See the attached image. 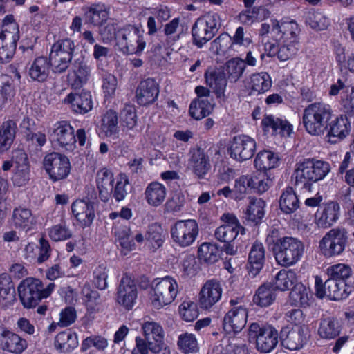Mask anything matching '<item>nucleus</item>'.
I'll return each mask as SVG.
<instances>
[{
    "label": "nucleus",
    "instance_id": "39448f33",
    "mask_svg": "<svg viewBox=\"0 0 354 354\" xmlns=\"http://www.w3.org/2000/svg\"><path fill=\"white\" fill-rule=\"evenodd\" d=\"M248 337L256 340V348L261 353H270L278 344L279 333L273 326H261L257 323H252L249 326Z\"/></svg>",
    "mask_w": 354,
    "mask_h": 354
},
{
    "label": "nucleus",
    "instance_id": "5fc2aeb1",
    "mask_svg": "<svg viewBox=\"0 0 354 354\" xmlns=\"http://www.w3.org/2000/svg\"><path fill=\"white\" fill-rule=\"evenodd\" d=\"M225 68L230 80L236 82L243 75L246 63L241 59L233 58L226 63Z\"/></svg>",
    "mask_w": 354,
    "mask_h": 354
},
{
    "label": "nucleus",
    "instance_id": "9b49d317",
    "mask_svg": "<svg viewBox=\"0 0 354 354\" xmlns=\"http://www.w3.org/2000/svg\"><path fill=\"white\" fill-rule=\"evenodd\" d=\"M198 225L195 220H180L171 227L173 241L181 247H187L193 243L198 234Z\"/></svg>",
    "mask_w": 354,
    "mask_h": 354
},
{
    "label": "nucleus",
    "instance_id": "20e7f679",
    "mask_svg": "<svg viewBox=\"0 0 354 354\" xmlns=\"http://www.w3.org/2000/svg\"><path fill=\"white\" fill-rule=\"evenodd\" d=\"M219 26V17L217 15L207 14L198 18L192 30L194 44L201 48L214 37Z\"/></svg>",
    "mask_w": 354,
    "mask_h": 354
},
{
    "label": "nucleus",
    "instance_id": "c756f323",
    "mask_svg": "<svg viewBox=\"0 0 354 354\" xmlns=\"http://www.w3.org/2000/svg\"><path fill=\"white\" fill-rule=\"evenodd\" d=\"M272 26L270 34L277 41L288 39L290 37H295L299 32L298 26L295 21L283 22L279 24L274 20L272 21Z\"/></svg>",
    "mask_w": 354,
    "mask_h": 354
},
{
    "label": "nucleus",
    "instance_id": "c9c22d12",
    "mask_svg": "<svg viewBox=\"0 0 354 354\" xmlns=\"http://www.w3.org/2000/svg\"><path fill=\"white\" fill-rule=\"evenodd\" d=\"M145 197L149 205L158 207L165 199L166 188L160 183L152 182L147 185L145 192Z\"/></svg>",
    "mask_w": 354,
    "mask_h": 354
},
{
    "label": "nucleus",
    "instance_id": "6e6d98bb",
    "mask_svg": "<svg viewBox=\"0 0 354 354\" xmlns=\"http://www.w3.org/2000/svg\"><path fill=\"white\" fill-rule=\"evenodd\" d=\"M0 41L17 45L19 39V30L17 24H10L0 26Z\"/></svg>",
    "mask_w": 354,
    "mask_h": 354
},
{
    "label": "nucleus",
    "instance_id": "680f3d73",
    "mask_svg": "<svg viewBox=\"0 0 354 354\" xmlns=\"http://www.w3.org/2000/svg\"><path fill=\"white\" fill-rule=\"evenodd\" d=\"M254 180L250 175L241 176L235 181L234 192L236 199H241L248 189H251V185Z\"/></svg>",
    "mask_w": 354,
    "mask_h": 354
},
{
    "label": "nucleus",
    "instance_id": "bf43d9fd",
    "mask_svg": "<svg viewBox=\"0 0 354 354\" xmlns=\"http://www.w3.org/2000/svg\"><path fill=\"white\" fill-rule=\"evenodd\" d=\"M306 22L313 29L321 30L328 25V19L321 12H308L306 15Z\"/></svg>",
    "mask_w": 354,
    "mask_h": 354
},
{
    "label": "nucleus",
    "instance_id": "09e8293b",
    "mask_svg": "<svg viewBox=\"0 0 354 354\" xmlns=\"http://www.w3.org/2000/svg\"><path fill=\"white\" fill-rule=\"evenodd\" d=\"M74 50V42L70 39H66L55 42L51 48L50 55L72 59Z\"/></svg>",
    "mask_w": 354,
    "mask_h": 354
},
{
    "label": "nucleus",
    "instance_id": "69168bd1",
    "mask_svg": "<svg viewBox=\"0 0 354 354\" xmlns=\"http://www.w3.org/2000/svg\"><path fill=\"white\" fill-rule=\"evenodd\" d=\"M121 124L127 129L131 130L137 124V115L135 109L128 106L124 107L120 113Z\"/></svg>",
    "mask_w": 354,
    "mask_h": 354
},
{
    "label": "nucleus",
    "instance_id": "774afa93",
    "mask_svg": "<svg viewBox=\"0 0 354 354\" xmlns=\"http://www.w3.org/2000/svg\"><path fill=\"white\" fill-rule=\"evenodd\" d=\"M50 62V65L52 70L55 73H62L65 72L69 67L72 59L67 57H59L55 55H49L48 58Z\"/></svg>",
    "mask_w": 354,
    "mask_h": 354
},
{
    "label": "nucleus",
    "instance_id": "e2e57ef3",
    "mask_svg": "<svg viewBox=\"0 0 354 354\" xmlns=\"http://www.w3.org/2000/svg\"><path fill=\"white\" fill-rule=\"evenodd\" d=\"M239 232L234 227L222 225L216 229L214 236L221 242L230 243L236 239Z\"/></svg>",
    "mask_w": 354,
    "mask_h": 354
},
{
    "label": "nucleus",
    "instance_id": "2f4dec72",
    "mask_svg": "<svg viewBox=\"0 0 354 354\" xmlns=\"http://www.w3.org/2000/svg\"><path fill=\"white\" fill-rule=\"evenodd\" d=\"M114 178L113 174L104 169L97 172V186L99 197L103 202H107L113 192Z\"/></svg>",
    "mask_w": 354,
    "mask_h": 354
},
{
    "label": "nucleus",
    "instance_id": "bb28decb",
    "mask_svg": "<svg viewBox=\"0 0 354 354\" xmlns=\"http://www.w3.org/2000/svg\"><path fill=\"white\" fill-rule=\"evenodd\" d=\"M64 102L70 104L75 112L81 114L88 113L93 108L91 95L87 91H82L79 94L70 93L65 98Z\"/></svg>",
    "mask_w": 354,
    "mask_h": 354
},
{
    "label": "nucleus",
    "instance_id": "13d9d810",
    "mask_svg": "<svg viewBox=\"0 0 354 354\" xmlns=\"http://www.w3.org/2000/svg\"><path fill=\"white\" fill-rule=\"evenodd\" d=\"M102 127L107 136H111L118 131V115L113 110L108 111L102 118Z\"/></svg>",
    "mask_w": 354,
    "mask_h": 354
},
{
    "label": "nucleus",
    "instance_id": "8fccbe9b",
    "mask_svg": "<svg viewBox=\"0 0 354 354\" xmlns=\"http://www.w3.org/2000/svg\"><path fill=\"white\" fill-rule=\"evenodd\" d=\"M177 345L184 354L194 353L198 351L197 339L194 335L185 333L178 337Z\"/></svg>",
    "mask_w": 354,
    "mask_h": 354
},
{
    "label": "nucleus",
    "instance_id": "dca6fc26",
    "mask_svg": "<svg viewBox=\"0 0 354 354\" xmlns=\"http://www.w3.org/2000/svg\"><path fill=\"white\" fill-rule=\"evenodd\" d=\"M144 336L147 340L151 342V353L158 354L162 350L169 353V348L164 342L165 333L162 327L155 322H145L142 325Z\"/></svg>",
    "mask_w": 354,
    "mask_h": 354
},
{
    "label": "nucleus",
    "instance_id": "4d7b16f0",
    "mask_svg": "<svg viewBox=\"0 0 354 354\" xmlns=\"http://www.w3.org/2000/svg\"><path fill=\"white\" fill-rule=\"evenodd\" d=\"M146 239L149 241L152 247L159 248L164 242L163 229L160 225L153 223L149 226Z\"/></svg>",
    "mask_w": 354,
    "mask_h": 354
},
{
    "label": "nucleus",
    "instance_id": "423d86ee",
    "mask_svg": "<svg viewBox=\"0 0 354 354\" xmlns=\"http://www.w3.org/2000/svg\"><path fill=\"white\" fill-rule=\"evenodd\" d=\"M304 244L298 239L283 236L282 243L274 250V258L279 266H292L301 257Z\"/></svg>",
    "mask_w": 354,
    "mask_h": 354
},
{
    "label": "nucleus",
    "instance_id": "4c0bfd02",
    "mask_svg": "<svg viewBox=\"0 0 354 354\" xmlns=\"http://www.w3.org/2000/svg\"><path fill=\"white\" fill-rule=\"evenodd\" d=\"M17 124L14 120H9L3 122L0 127V152L9 149L15 140Z\"/></svg>",
    "mask_w": 354,
    "mask_h": 354
},
{
    "label": "nucleus",
    "instance_id": "ddd939ff",
    "mask_svg": "<svg viewBox=\"0 0 354 354\" xmlns=\"http://www.w3.org/2000/svg\"><path fill=\"white\" fill-rule=\"evenodd\" d=\"M347 232L344 228L330 230L320 241L319 248L325 256L331 257L340 254L344 249Z\"/></svg>",
    "mask_w": 354,
    "mask_h": 354
},
{
    "label": "nucleus",
    "instance_id": "6e6552de",
    "mask_svg": "<svg viewBox=\"0 0 354 354\" xmlns=\"http://www.w3.org/2000/svg\"><path fill=\"white\" fill-rule=\"evenodd\" d=\"M117 44L124 54H140L146 42L138 28L127 25L118 31Z\"/></svg>",
    "mask_w": 354,
    "mask_h": 354
},
{
    "label": "nucleus",
    "instance_id": "f3484780",
    "mask_svg": "<svg viewBox=\"0 0 354 354\" xmlns=\"http://www.w3.org/2000/svg\"><path fill=\"white\" fill-rule=\"evenodd\" d=\"M27 346L26 339L6 328L0 326V350L12 354H21Z\"/></svg>",
    "mask_w": 354,
    "mask_h": 354
},
{
    "label": "nucleus",
    "instance_id": "0eeeda50",
    "mask_svg": "<svg viewBox=\"0 0 354 354\" xmlns=\"http://www.w3.org/2000/svg\"><path fill=\"white\" fill-rule=\"evenodd\" d=\"M156 281L153 288L151 301L153 308L160 309L170 304L175 299L178 291V283L175 279L169 276Z\"/></svg>",
    "mask_w": 354,
    "mask_h": 354
},
{
    "label": "nucleus",
    "instance_id": "79ce46f5",
    "mask_svg": "<svg viewBox=\"0 0 354 354\" xmlns=\"http://www.w3.org/2000/svg\"><path fill=\"white\" fill-rule=\"evenodd\" d=\"M281 210L286 214H291L299 207V201L292 187H288L283 192L280 200Z\"/></svg>",
    "mask_w": 354,
    "mask_h": 354
},
{
    "label": "nucleus",
    "instance_id": "c85d7f7f",
    "mask_svg": "<svg viewBox=\"0 0 354 354\" xmlns=\"http://www.w3.org/2000/svg\"><path fill=\"white\" fill-rule=\"evenodd\" d=\"M53 135L55 140L61 146L66 147L67 149H73L76 142L73 128L66 122L57 123L54 129Z\"/></svg>",
    "mask_w": 354,
    "mask_h": 354
},
{
    "label": "nucleus",
    "instance_id": "58836bf2",
    "mask_svg": "<svg viewBox=\"0 0 354 354\" xmlns=\"http://www.w3.org/2000/svg\"><path fill=\"white\" fill-rule=\"evenodd\" d=\"M310 291L301 283L294 285L289 294V302L292 306L307 307L310 304Z\"/></svg>",
    "mask_w": 354,
    "mask_h": 354
},
{
    "label": "nucleus",
    "instance_id": "a19ab883",
    "mask_svg": "<svg viewBox=\"0 0 354 354\" xmlns=\"http://www.w3.org/2000/svg\"><path fill=\"white\" fill-rule=\"evenodd\" d=\"M261 123L264 128H271L276 133L283 136H290L292 132V126L288 121L273 115L265 116Z\"/></svg>",
    "mask_w": 354,
    "mask_h": 354
},
{
    "label": "nucleus",
    "instance_id": "a878e982",
    "mask_svg": "<svg viewBox=\"0 0 354 354\" xmlns=\"http://www.w3.org/2000/svg\"><path fill=\"white\" fill-rule=\"evenodd\" d=\"M72 212L78 221L84 225H90L94 217L93 203L85 200H76L73 203Z\"/></svg>",
    "mask_w": 354,
    "mask_h": 354
},
{
    "label": "nucleus",
    "instance_id": "f704fd0d",
    "mask_svg": "<svg viewBox=\"0 0 354 354\" xmlns=\"http://www.w3.org/2000/svg\"><path fill=\"white\" fill-rule=\"evenodd\" d=\"M279 158L277 153L270 150L259 151L254 160V167L260 171H266L275 168L279 162Z\"/></svg>",
    "mask_w": 354,
    "mask_h": 354
},
{
    "label": "nucleus",
    "instance_id": "0e129e2a",
    "mask_svg": "<svg viewBox=\"0 0 354 354\" xmlns=\"http://www.w3.org/2000/svg\"><path fill=\"white\" fill-rule=\"evenodd\" d=\"M265 249L261 243L255 242L250 250L248 257L250 264L263 265L265 263Z\"/></svg>",
    "mask_w": 354,
    "mask_h": 354
},
{
    "label": "nucleus",
    "instance_id": "3c124183",
    "mask_svg": "<svg viewBox=\"0 0 354 354\" xmlns=\"http://www.w3.org/2000/svg\"><path fill=\"white\" fill-rule=\"evenodd\" d=\"M218 250L214 245L203 243L198 249V259L201 263L213 264L218 259Z\"/></svg>",
    "mask_w": 354,
    "mask_h": 354
},
{
    "label": "nucleus",
    "instance_id": "5701e85b",
    "mask_svg": "<svg viewBox=\"0 0 354 354\" xmlns=\"http://www.w3.org/2000/svg\"><path fill=\"white\" fill-rule=\"evenodd\" d=\"M159 93L158 84L153 79L148 78L139 84L136 89V99L140 105L146 106L152 104Z\"/></svg>",
    "mask_w": 354,
    "mask_h": 354
},
{
    "label": "nucleus",
    "instance_id": "f8f14e48",
    "mask_svg": "<svg viewBox=\"0 0 354 354\" xmlns=\"http://www.w3.org/2000/svg\"><path fill=\"white\" fill-rule=\"evenodd\" d=\"M43 165L50 178L53 181L66 178L71 171L68 158L56 152L47 154L44 158Z\"/></svg>",
    "mask_w": 354,
    "mask_h": 354
},
{
    "label": "nucleus",
    "instance_id": "f257e3e1",
    "mask_svg": "<svg viewBox=\"0 0 354 354\" xmlns=\"http://www.w3.org/2000/svg\"><path fill=\"white\" fill-rule=\"evenodd\" d=\"M333 116V110L330 105L315 102L304 109L302 122L309 134L318 136L327 131Z\"/></svg>",
    "mask_w": 354,
    "mask_h": 354
},
{
    "label": "nucleus",
    "instance_id": "ea45409f",
    "mask_svg": "<svg viewBox=\"0 0 354 354\" xmlns=\"http://www.w3.org/2000/svg\"><path fill=\"white\" fill-rule=\"evenodd\" d=\"M341 326L338 320L334 317L322 319L318 328L319 335L326 339H332L340 333Z\"/></svg>",
    "mask_w": 354,
    "mask_h": 354
},
{
    "label": "nucleus",
    "instance_id": "1a4fd4ad",
    "mask_svg": "<svg viewBox=\"0 0 354 354\" xmlns=\"http://www.w3.org/2000/svg\"><path fill=\"white\" fill-rule=\"evenodd\" d=\"M315 295L319 298L328 297L331 300H342L347 298L353 290L351 286L339 283L333 279H327L323 283L319 276L315 277Z\"/></svg>",
    "mask_w": 354,
    "mask_h": 354
},
{
    "label": "nucleus",
    "instance_id": "de8ad7c7",
    "mask_svg": "<svg viewBox=\"0 0 354 354\" xmlns=\"http://www.w3.org/2000/svg\"><path fill=\"white\" fill-rule=\"evenodd\" d=\"M55 347L62 351H69L77 346V339L71 331L61 332L55 339Z\"/></svg>",
    "mask_w": 354,
    "mask_h": 354
},
{
    "label": "nucleus",
    "instance_id": "473e14b6",
    "mask_svg": "<svg viewBox=\"0 0 354 354\" xmlns=\"http://www.w3.org/2000/svg\"><path fill=\"white\" fill-rule=\"evenodd\" d=\"M190 162L194 173L200 178H203L211 167L209 157L201 148L193 150Z\"/></svg>",
    "mask_w": 354,
    "mask_h": 354
},
{
    "label": "nucleus",
    "instance_id": "052dcab7",
    "mask_svg": "<svg viewBox=\"0 0 354 354\" xmlns=\"http://www.w3.org/2000/svg\"><path fill=\"white\" fill-rule=\"evenodd\" d=\"M268 12V11L264 7H254L252 10L248 9L241 12L239 15V19L242 24L250 25L259 19V15L263 14L264 17Z\"/></svg>",
    "mask_w": 354,
    "mask_h": 354
},
{
    "label": "nucleus",
    "instance_id": "aec40b11",
    "mask_svg": "<svg viewBox=\"0 0 354 354\" xmlns=\"http://www.w3.org/2000/svg\"><path fill=\"white\" fill-rule=\"evenodd\" d=\"M90 75V66L84 61L75 60L67 75V81L72 88L80 89L88 82Z\"/></svg>",
    "mask_w": 354,
    "mask_h": 354
},
{
    "label": "nucleus",
    "instance_id": "e433bc0d",
    "mask_svg": "<svg viewBox=\"0 0 354 354\" xmlns=\"http://www.w3.org/2000/svg\"><path fill=\"white\" fill-rule=\"evenodd\" d=\"M15 300V290L10 277L6 274L0 275V305L8 307Z\"/></svg>",
    "mask_w": 354,
    "mask_h": 354
},
{
    "label": "nucleus",
    "instance_id": "37998d69",
    "mask_svg": "<svg viewBox=\"0 0 354 354\" xmlns=\"http://www.w3.org/2000/svg\"><path fill=\"white\" fill-rule=\"evenodd\" d=\"M266 203L261 198H251L246 211V218L255 224L259 223L264 216Z\"/></svg>",
    "mask_w": 354,
    "mask_h": 354
},
{
    "label": "nucleus",
    "instance_id": "393cba45",
    "mask_svg": "<svg viewBox=\"0 0 354 354\" xmlns=\"http://www.w3.org/2000/svg\"><path fill=\"white\" fill-rule=\"evenodd\" d=\"M50 65L46 57H38L28 68V74L32 81L43 83L48 80Z\"/></svg>",
    "mask_w": 354,
    "mask_h": 354
},
{
    "label": "nucleus",
    "instance_id": "2eb2a0df",
    "mask_svg": "<svg viewBox=\"0 0 354 354\" xmlns=\"http://www.w3.org/2000/svg\"><path fill=\"white\" fill-rule=\"evenodd\" d=\"M138 297V289L134 279L127 274L122 277L117 290V301L125 309H132Z\"/></svg>",
    "mask_w": 354,
    "mask_h": 354
},
{
    "label": "nucleus",
    "instance_id": "7c9ffc66",
    "mask_svg": "<svg viewBox=\"0 0 354 354\" xmlns=\"http://www.w3.org/2000/svg\"><path fill=\"white\" fill-rule=\"evenodd\" d=\"M277 290L279 289L271 283L261 285L253 297L254 303L261 307L270 306L276 299Z\"/></svg>",
    "mask_w": 354,
    "mask_h": 354
},
{
    "label": "nucleus",
    "instance_id": "a18cd8bd",
    "mask_svg": "<svg viewBox=\"0 0 354 354\" xmlns=\"http://www.w3.org/2000/svg\"><path fill=\"white\" fill-rule=\"evenodd\" d=\"M297 283V277L294 270L283 269L277 274L274 285L279 290L285 291Z\"/></svg>",
    "mask_w": 354,
    "mask_h": 354
},
{
    "label": "nucleus",
    "instance_id": "72a5a7b5",
    "mask_svg": "<svg viewBox=\"0 0 354 354\" xmlns=\"http://www.w3.org/2000/svg\"><path fill=\"white\" fill-rule=\"evenodd\" d=\"M244 41L250 42L248 39H244V29L243 27L237 28L234 35L231 37L228 34L223 33L213 41L214 46L216 47V50L218 52L224 53L227 48L228 44H244Z\"/></svg>",
    "mask_w": 354,
    "mask_h": 354
},
{
    "label": "nucleus",
    "instance_id": "c03bdc74",
    "mask_svg": "<svg viewBox=\"0 0 354 354\" xmlns=\"http://www.w3.org/2000/svg\"><path fill=\"white\" fill-rule=\"evenodd\" d=\"M249 85L252 92L261 94L270 88L272 80L267 73H255L250 77Z\"/></svg>",
    "mask_w": 354,
    "mask_h": 354
},
{
    "label": "nucleus",
    "instance_id": "7ed1b4c3",
    "mask_svg": "<svg viewBox=\"0 0 354 354\" xmlns=\"http://www.w3.org/2000/svg\"><path fill=\"white\" fill-rule=\"evenodd\" d=\"M54 288L53 283L44 288L39 279L28 277L19 285L18 292L23 306L26 308H31L35 307L42 299L50 296Z\"/></svg>",
    "mask_w": 354,
    "mask_h": 354
},
{
    "label": "nucleus",
    "instance_id": "b1692460",
    "mask_svg": "<svg viewBox=\"0 0 354 354\" xmlns=\"http://www.w3.org/2000/svg\"><path fill=\"white\" fill-rule=\"evenodd\" d=\"M339 209L340 207L337 203H328L324 207L319 208L315 213V223L319 227H330L338 219Z\"/></svg>",
    "mask_w": 354,
    "mask_h": 354
},
{
    "label": "nucleus",
    "instance_id": "338daca9",
    "mask_svg": "<svg viewBox=\"0 0 354 354\" xmlns=\"http://www.w3.org/2000/svg\"><path fill=\"white\" fill-rule=\"evenodd\" d=\"M129 182L127 176L121 175L113 189V196L117 201H121L125 198L129 190Z\"/></svg>",
    "mask_w": 354,
    "mask_h": 354
},
{
    "label": "nucleus",
    "instance_id": "412c9836",
    "mask_svg": "<svg viewBox=\"0 0 354 354\" xmlns=\"http://www.w3.org/2000/svg\"><path fill=\"white\" fill-rule=\"evenodd\" d=\"M205 82L218 97L224 96L227 80L224 70L221 68L209 67L205 73Z\"/></svg>",
    "mask_w": 354,
    "mask_h": 354
},
{
    "label": "nucleus",
    "instance_id": "603ef678",
    "mask_svg": "<svg viewBox=\"0 0 354 354\" xmlns=\"http://www.w3.org/2000/svg\"><path fill=\"white\" fill-rule=\"evenodd\" d=\"M283 43L277 50V56L281 61H286L296 55L298 50L297 34L284 40Z\"/></svg>",
    "mask_w": 354,
    "mask_h": 354
},
{
    "label": "nucleus",
    "instance_id": "f03ea898",
    "mask_svg": "<svg viewBox=\"0 0 354 354\" xmlns=\"http://www.w3.org/2000/svg\"><path fill=\"white\" fill-rule=\"evenodd\" d=\"M330 171L328 162L315 159H307L300 163L295 171L296 185L311 189L312 183L324 179Z\"/></svg>",
    "mask_w": 354,
    "mask_h": 354
},
{
    "label": "nucleus",
    "instance_id": "4468645a",
    "mask_svg": "<svg viewBox=\"0 0 354 354\" xmlns=\"http://www.w3.org/2000/svg\"><path fill=\"white\" fill-rule=\"evenodd\" d=\"M255 150V140L243 134L234 136L230 147V156L240 162L250 159Z\"/></svg>",
    "mask_w": 354,
    "mask_h": 354
},
{
    "label": "nucleus",
    "instance_id": "a211bd4d",
    "mask_svg": "<svg viewBox=\"0 0 354 354\" xmlns=\"http://www.w3.org/2000/svg\"><path fill=\"white\" fill-rule=\"evenodd\" d=\"M222 295V287L220 283L211 279L207 281L199 293V305L203 309H209L216 304Z\"/></svg>",
    "mask_w": 354,
    "mask_h": 354
},
{
    "label": "nucleus",
    "instance_id": "cd10ccee",
    "mask_svg": "<svg viewBox=\"0 0 354 354\" xmlns=\"http://www.w3.org/2000/svg\"><path fill=\"white\" fill-rule=\"evenodd\" d=\"M81 299L89 314L98 312L102 304V299L100 293L91 288L88 283L84 284L81 290Z\"/></svg>",
    "mask_w": 354,
    "mask_h": 354
},
{
    "label": "nucleus",
    "instance_id": "49530a36",
    "mask_svg": "<svg viewBox=\"0 0 354 354\" xmlns=\"http://www.w3.org/2000/svg\"><path fill=\"white\" fill-rule=\"evenodd\" d=\"M13 222L16 227L30 230L35 223L30 210L25 208L15 209L12 215Z\"/></svg>",
    "mask_w": 354,
    "mask_h": 354
},
{
    "label": "nucleus",
    "instance_id": "9d476101",
    "mask_svg": "<svg viewBox=\"0 0 354 354\" xmlns=\"http://www.w3.org/2000/svg\"><path fill=\"white\" fill-rule=\"evenodd\" d=\"M241 303L239 299L230 301L232 308L226 313L223 322V329L227 333H239L246 325L248 310Z\"/></svg>",
    "mask_w": 354,
    "mask_h": 354
},
{
    "label": "nucleus",
    "instance_id": "4be33fe9",
    "mask_svg": "<svg viewBox=\"0 0 354 354\" xmlns=\"http://www.w3.org/2000/svg\"><path fill=\"white\" fill-rule=\"evenodd\" d=\"M348 118L346 115H340L331 122H329V126L326 132L329 142L337 143L348 135L351 128Z\"/></svg>",
    "mask_w": 354,
    "mask_h": 354
},
{
    "label": "nucleus",
    "instance_id": "864d4df0",
    "mask_svg": "<svg viewBox=\"0 0 354 354\" xmlns=\"http://www.w3.org/2000/svg\"><path fill=\"white\" fill-rule=\"evenodd\" d=\"M86 20L95 26H100L108 19V12L100 5L91 6L85 13Z\"/></svg>",
    "mask_w": 354,
    "mask_h": 354
},
{
    "label": "nucleus",
    "instance_id": "6ab92c4d",
    "mask_svg": "<svg viewBox=\"0 0 354 354\" xmlns=\"http://www.w3.org/2000/svg\"><path fill=\"white\" fill-rule=\"evenodd\" d=\"M279 338L283 347L291 351L302 348L307 339L304 334V328L302 326L297 328L288 326L282 328Z\"/></svg>",
    "mask_w": 354,
    "mask_h": 354
}]
</instances>
